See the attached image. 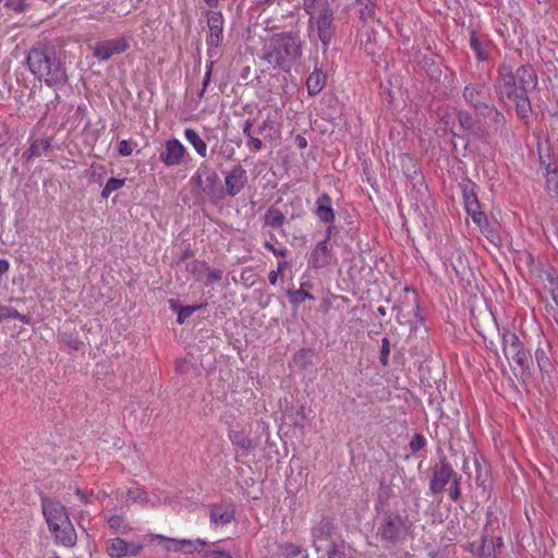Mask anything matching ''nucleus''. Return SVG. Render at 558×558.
<instances>
[{"label": "nucleus", "mask_w": 558, "mask_h": 558, "mask_svg": "<svg viewBox=\"0 0 558 558\" xmlns=\"http://www.w3.org/2000/svg\"><path fill=\"white\" fill-rule=\"evenodd\" d=\"M460 477L458 475L451 481L450 498L456 501L460 496Z\"/></svg>", "instance_id": "45"}, {"label": "nucleus", "mask_w": 558, "mask_h": 558, "mask_svg": "<svg viewBox=\"0 0 558 558\" xmlns=\"http://www.w3.org/2000/svg\"><path fill=\"white\" fill-rule=\"evenodd\" d=\"M388 354H389V341L387 338H384L383 345H381V361L384 364L387 363Z\"/></svg>", "instance_id": "49"}, {"label": "nucleus", "mask_w": 558, "mask_h": 558, "mask_svg": "<svg viewBox=\"0 0 558 558\" xmlns=\"http://www.w3.org/2000/svg\"><path fill=\"white\" fill-rule=\"evenodd\" d=\"M289 298H290V302L294 306L300 305L301 303H303L306 300H314V296L311 293H308L307 291H305L303 289V286L301 287V289L290 292Z\"/></svg>", "instance_id": "35"}, {"label": "nucleus", "mask_w": 558, "mask_h": 558, "mask_svg": "<svg viewBox=\"0 0 558 558\" xmlns=\"http://www.w3.org/2000/svg\"><path fill=\"white\" fill-rule=\"evenodd\" d=\"M265 126H266V122H264L263 125L259 126V131L264 130Z\"/></svg>", "instance_id": "59"}, {"label": "nucleus", "mask_w": 558, "mask_h": 558, "mask_svg": "<svg viewBox=\"0 0 558 558\" xmlns=\"http://www.w3.org/2000/svg\"><path fill=\"white\" fill-rule=\"evenodd\" d=\"M206 544H207L206 541L203 538H195V539L181 538L180 553H183V554L201 553L205 549Z\"/></svg>", "instance_id": "26"}, {"label": "nucleus", "mask_w": 558, "mask_h": 558, "mask_svg": "<svg viewBox=\"0 0 558 558\" xmlns=\"http://www.w3.org/2000/svg\"><path fill=\"white\" fill-rule=\"evenodd\" d=\"M303 8L310 17V29L316 31L324 47H328L335 35L333 12L328 0H303Z\"/></svg>", "instance_id": "5"}, {"label": "nucleus", "mask_w": 558, "mask_h": 558, "mask_svg": "<svg viewBox=\"0 0 558 558\" xmlns=\"http://www.w3.org/2000/svg\"><path fill=\"white\" fill-rule=\"evenodd\" d=\"M251 126H252V122L251 121H246L245 122V125L243 128V134L248 138L252 136V133H251Z\"/></svg>", "instance_id": "55"}, {"label": "nucleus", "mask_w": 558, "mask_h": 558, "mask_svg": "<svg viewBox=\"0 0 558 558\" xmlns=\"http://www.w3.org/2000/svg\"><path fill=\"white\" fill-rule=\"evenodd\" d=\"M332 256L329 246V233L313 250L310 264L313 268H323L331 263Z\"/></svg>", "instance_id": "17"}, {"label": "nucleus", "mask_w": 558, "mask_h": 558, "mask_svg": "<svg viewBox=\"0 0 558 558\" xmlns=\"http://www.w3.org/2000/svg\"><path fill=\"white\" fill-rule=\"evenodd\" d=\"M143 544L126 542L123 538L114 537L106 542V550L111 558H123L137 556L143 549Z\"/></svg>", "instance_id": "12"}, {"label": "nucleus", "mask_w": 558, "mask_h": 558, "mask_svg": "<svg viewBox=\"0 0 558 558\" xmlns=\"http://www.w3.org/2000/svg\"><path fill=\"white\" fill-rule=\"evenodd\" d=\"M204 1L209 8H217L219 5V0H204Z\"/></svg>", "instance_id": "56"}, {"label": "nucleus", "mask_w": 558, "mask_h": 558, "mask_svg": "<svg viewBox=\"0 0 558 558\" xmlns=\"http://www.w3.org/2000/svg\"><path fill=\"white\" fill-rule=\"evenodd\" d=\"M288 263L287 262H280L278 264V267L276 270H271L269 272V276H268V279H269V282L270 284L275 286L278 281V278H279V275L281 274V271L287 267Z\"/></svg>", "instance_id": "43"}, {"label": "nucleus", "mask_w": 558, "mask_h": 558, "mask_svg": "<svg viewBox=\"0 0 558 558\" xmlns=\"http://www.w3.org/2000/svg\"><path fill=\"white\" fill-rule=\"evenodd\" d=\"M187 156L186 148L178 138L165 142L159 159L166 167H177L184 162Z\"/></svg>", "instance_id": "10"}, {"label": "nucleus", "mask_w": 558, "mask_h": 558, "mask_svg": "<svg viewBox=\"0 0 558 558\" xmlns=\"http://www.w3.org/2000/svg\"><path fill=\"white\" fill-rule=\"evenodd\" d=\"M167 498H161L160 496L154 495V497H149L148 494L141 487H131L126 490V500L125 504H141L143 506H151L155 507L161 502H166Z\"/></svg>", "instance_id": "18"}, {"label": "nucleus", "mask_w": 558, "mask_h": 558, "mask_svg": "<svg viewBox=\"0 0 558 558\" xmlns=\"http://www.w3.org/2000/svg\"><path fill=\"white\" fill-rule=\"evenodd\" d=\"M229 437L234 446L244 451H248L253 448L252 440L241 432H232L230 433Z\"/></svg>", "instance_id": "31"}, {"label": "nucleus", "mask_w": 558, "mask_h": 558, "mask_svg": "<svg viewBox=\"0 0 558 558\" xmlns=\"http://www.w3.org/2000/svg\"><path fill=\"white\" fill-rule=\"evenodd\" d=\"M284 220L286 217L279 208L270 207L265 214V223L272 229L282 227Z\"/></svg>", "instance_id": "27"}, {"label": "nucleus", "mask_w": 558, "mask_h": 558, "mask_svg": "<svg viewBox=\"0 0 558 558\" xmlns=\"http://www.w3.org/2000/svg\"><path fill=\"white\" fill-rule=\"evenodd\" d=\"M551 295L555 301V303L558 305V279L551 280Z\"/></svg>", "instance_id": "52"}, {"label": "nucleus", "mask_w": 558, "mask_h": 558, "mask_svg": "<svg viewBox=\"0 0 558 558\" xmlns=\"http://www.w3.org/2000/svg\"><path fill=\"white\" fill-rule=\"evenodd\" d=\"M495 114H496V117H498V118H502V116H501L499 112H497V111L495 112Z\"/></svg>", "instance_id": "61"}, {"label": "nucleus", "mask_w": 558, "mask_h": 558, "mask_svg": "<svg viewBox=\"0 0 558 558\" xmlns=\"http://www.w3.org/2000/svg\"><path fill=\"white\" fill-rule=\"evenodd\" d=\"M537 84L535 71L530 65H520L515 70L504 61L497 69L495 93L506 107H514L519 119L524 120L531 113L530 89Z\"/></svg>", "instance_id": "1"}, {"label": "nucleus", "mask_w": 558, "mask_h": 558, "mask_svg": "<svg viewBox=\"0 0 558 558\" xmlns=\"http://www.w3.org/2000/svg\"><path fill=\"white\" fill-rule=\"evenodd\" d=\"M426 444V440L425 438L420 435V434H416L413 439L411 440L410 442V447L413 451H417L420 450L421 448H423Z\"/></svg>", "instance_id": "46"}, {"label": "nucleus", "mask_w": 558, "mask_h": 558, "mask_svg": "<svg viewBox=\"0 0 558 558\" xmlns=\"http://www.w3.org/2000/svg\"><path fill=\"white\" fill-rule=\"evenodd\" d=\"M234 507L230 504H217L209 508L210 525L214 529L223 527L234 520Z\"/></svg>", "instance_id": "16"}, {"label": "nucleus", "mask_w": 558, "mask_h": 558, "mask_svg": "<svg viewBox=\"0 0 558 558\" xmlns=\"http://www.w3.org/2000/svg\"><path fill=\"white\" fill-rule=\"evenodd\" d=\"M470 46H471V49L473 50V52L475 53L476 58L480 61L487 60V58H488L487 45L485 41L480 39V37L476 35L475 32L471 33Z\"/></svg>", "instance_id": "25"}, {"label": "nucleus", "mask_w": 558, "mask_h": 558, "mask_svg": "<svg viewBox=\"0 0 558 558\" xmlns=\"http://www.w3.org/2000/svg\"><path fill=\"white\" fill-rule=\"evenodd\" d=\"M464 100L481 113L489 110V88L484 83H471L464 87Z\"/></svg>", "instance_id": "7"}, {"label": "nucleus", "mask_w": 558, "mask_h": 558, "mask_svg": "<svg viewBox=\"0 0 558 558\" xmlns=\"http://www.w3.org/2000/svg\"><path fill=\"white\" fill-rule=\"evenodd\" d=\"M3 316H4V319H15V320H19L24 324L28 323V318L13 307L4 308Z\"/></svg>", "instance_id": "39"}, {"label": "nucleus", "mask_w": 558, "mask_h": 558, "mask_svg": "<svg viewBox=\"0 0 558 558\" xmlns=\"http://www.w3.org/2000/svg\"><path fill=\"white\" fill-rule=\"evenodd\" d=\"M247 183V172L246 170L238 165L234 166L225 178L226 192L229 196H236Z\"/></svg>", "instance_id": "15"}, {"label": "nucleus", "mask_w": 558, "mask_h": 558, "mask_svg": "<svg viewBox=\"0 0 558 558\" xmlns=\"http://www.w3.org/2000/svg\"><path fill=\"white\" fill-rule=\"evenodd\" d=\"M298 142H299V146H300L301 148H304V147H306V145H307L306 140H305L304 137H302V136H299V137H298Z\"/></svg>", "instance_id": "57"}, {"label": "nucleus", "mask_w": 558, "mask_h": 558, "mask_svg": "<svg viewBox=\"0 0 558 558\" xmlns=\"http://www.w3.org/2000/svg\"><path fill=\"white\" fill-rule=\"evenodd\" d=\"M195 184L197 187L204 193L206 196L214 198L219 193V177L216 172L209 169H198L193 177Z\"/></svg>", "instance_id": "14"}, {"label": "nucleus", "mask_w": 558, "mask_h": 558, "mask_svg": "<svg viewBox=\"0 0 558 558\" xmlns=\"http://www.w3.org/2000/svg\"><path fill=\"white\" fill-rule=\"evenodd\" d=\"M184 138L193 146L195 151L203 158L207 156V144L201 138L199 134L192 128L184 130Z\"/></svg>", "instance_id": "22"}, {"label": "nucleus", "mask_w": 558, "mask_h": 558, "mask_svg": "<svg viewBox=\"0 0 558 558\" xmlns=\"http://www.w3.org/2000/svg\"><path fill=\"white\" fill-rule=\"evenodd\" d=\"M409 530L407 515L399 513H389L385 517L384 523L379 529L381 538L390 543L397 542Z\"/></svg>", "instance_id": "6"}, {"label": "nucleus", "mask_w": 558, "mask_h": 558, "mask_svg": "<svg viewBox=\"0 0 558 558\" xmlns=\"http://www.w3.org/2000/svg\"><path fill=\"white\" fill-rule=\"evenodd\" d=\"M330 530L331 524L328 521H322L313 529V539L317 550H319L317 542L327 539V537L330 536Z\"/></svg>", "instance_id": "30"}, {"label": "nucleus", "mask_w": 558, "mask_h": 558, "mask_svg": "<svg viewBox=\"0 0 558 558\" xmlns=\"http://www.w3.org/2000/svg\"><path fill=\"white\" fill-rule=\"evenodd\" d=\"M154 537L162 544L166 551L180 553L181 538H169L161 534H156Z\"/></svg>", "instance_id": "33"}, {"label": "nucleus", "mask_w": 558, "mask_h": 558, "mask_svg": "<svg viewBox=\"0 0 558 558\" xmlns=\"http://www.w3.org/2000/svg\"><path fill=\"white\" fill-rule=\"evenodd\" d=\"M456 475L457 473L449 463L441 462L439 465H436L429 483L430 493L433 495L441 494L446 485L451 483Z\"/></svg>", "instance_id": "13"}, {"label": "nucleus", "mask_w": 558, "mask_h": 558, "mask_svg": "<svg viewBox=\"0 0 558 558\" xmlns=\"http://www.w3.org/2000/svg\"><path fill=\"white\" fill-rule=\"evenodd\" d=\"M499 335L502 340V350L505 355L509 352H513L515 348H519L522 342L519 337L508 328L499 329Z\"/></svg>", "instance_id": "23"}, {"label": "nucleus", "mask_w": 558, "mask_h": 558, "mask_svg": "<svg viewBox=\"0 0 558 558\" xmlns=\"http://www.w3.org/2000/svg\"><path fill=\"white\" fill-rule=\"evenodd\" d=\"M301 56L300 38L291 33H280L271 36L266 46L264 60L275 69L289 72Z\"/></svg>", "instance_id": "3"}, {"label": "nucleus", "mask_w": 558, "mask_h": 558, "mask_svg": "<svg viewBox=\"0 0 558 558\" xmlns=\"http://www.w3.org/2000/svg\"><path fill=\"white\" fill-rule=\"evenodd\" d=\"M535 359L537 362V365L541 371H547L548 366L550 365L548 357L546 356V353L543 349H537L535 351Z\"/></svg>", "instance_id": "41"}, {"label": "nucleus", "mask_w": 558, "mask_h": 558, "mask_svg": "<svg viewBox=\"0 0 558 558\" xmlns=\"http://www.w3.org/2000/svg\"><path fill=\"white\" fill-rule=\"evenodd\" d=\"M457 118L462 129L471 130L474 126V120L469 112L459 111Z\"/></svg>", "instance_id": "38"}, {"label": "nucleus", "mask_w": 558, "mask_h": 558, "mask_svg": "<svg viewBox=\"0 0 558 558\" xmlns=\"http://www.w3.org/2000/svg\"><path fill=\"white\" fill-rule=\"evenodd\" d=\"M75 495L77 496V498L83 502V504H88L90 502V497H92V494L89 493H86L82 489H76L75 490Z\"/></svg>", "instance_id": "50"}, {"label": "nucleus", "mask_w": 558, "mask_h": 558, "mask_svg": "<svg viewBox=\"0 0 558 558\" xmlns=\"http://www.w3.org/2000/svg\"><path fill=\"white\" fill-rule=\"evenodd\" d=\"M41 508L56 543L73 547L76 544L77 535L65 507L56 499L43 498Z\"/></svg>", "instance_id": "4"}, {"label": "nucleus", "mask_w": 558, "mask_h": 558, "mask_svg": "<svg viewBox=\"0 0 558 558\" xmlns=\"http://www.w3.org/2000/svg\"><path fill=\"white\" fill-rule=\"evenodd\" d=\"M529 353L524 350L523 344L519 348H515L513 352H509L506 354V357L509 361L515 363L519 367H524L527 362Z\"/></svg>", "instance_id": "32"}, {"label": "nucleus", "mask_w": 558, "mask_h": 558, "mask_svg": "<svg viewBox=\"0 0 558 558\" xmlns=\"http://www.w3.org/2000/svg\"><path fill=\"white\" fill-rule=\"evenodd\" d=\"M27 65L31 73L36 78L44 80L47 86L59 87L66 83L65 69L52 48H33L27 56Z\"/></svg>", "instance_id": "2"}, {"label": "nucleus", "mask_w": 558, "mask_h": 558, "mask_svg": "<svg viewBox=\"0 0 558 558\" xmlns=\"http://www.w3.org/2000/svg\"><path fill=\"white\" fill-rule=\"evenodd\" d=\"M316 215L323 222H332L335 220L331 198L327 194L320 195L316 201Z\"/></svg>", "instance_id": "19"}, {"label": "nucleus", "mask_w": 558, "mask_h": 558, "mask_svg": "<svg viewBox=\"0 0 558 558\" xmlns=\"http://www.w3.org/2000/svg\"><path fill=\"white\" fill-rule=\"evenodd\" d=\"M171 310L178 312L177 322L182 325L193 313L202 308V305H187L179 307L175 301H170Z\"/></svg>", "instance_id": "28"}, {"label": "nucleus", "mask_w": 558, "mask_h": 558, "mask_svg": "<svg viewBox=\"0 0 558 558\" xmlns=\"http://www.w3.org/2000/svg\"><path fill=\"white\" fill-rule=\"evenodd\" d=\"M264 247L266 250H268L269 252H271L276 256H286V254H287L286 247L282 246V247L278 248V247L274 246L269 241H266L264 243Z\"/></svg>", "instance_id": "48"}, {"label": "nucleus", "mask_w": 558, "mask_h": 558, "mask_svg": "<svg viewBox=\"0 0 558 558\" xmlns=\"http://www.w3.org/2000/svg\"><path fill=\"white\" fill-rule=\"evenodd\" d=\"M210 75H211V66H209L207 69V72L205 73V76H204V81H203V89L201 92V96H203V94L205 93V89L210 81Z\"/></svg>", "instance_id": "51"}, {"label": "nucleus", "mask_w": 558, "mask_h": 558, "mask_svg": "<svg viewBox=\"0 0 558 558\" xmlns=\"http://www.w3.org/2000/svg\"><path fill=\"white\" fill-rule=\"evenodd\" d=\"M203 558H235L231 553L219 549V548H210L208 549Z\"/></svg>", "instance_id": "40"}, {"label": "nucleus", "mask_w": 558, "mask_h": 558, "mask_svg": "<svg viewBox=\"0 0 558 558\" xmlns=\"http://www.w3.org/2000/svg\"><path fill=\"white\" fill-rule=\"evenodd\" d=\"M464 204L466 213H474V210L480 209V203L475 194L471 192L464 191Z\"/></svg>", "instance_id": "37"}, {"label": "nucleus", "mask_w": 558, "mask_h": 558, "mask_svg": "<svg viewBox=\"0 0 558 558\" xmlns=\"http://www.w3.org/2000/svg\"><path fill=\"white\" fill-rule=\"evenodd\" d=\"M124 179L110 178L101 191V196L108 198L111 193L118 191L124 185Z\"/></svg>", "instance_id": "34"}, {"label": "nucleus", "mask_w": 558, "mask_h": 558, "mask_svg": "<svg viewBox=\"0 0 558 558\" xmlns=\"http://www.w3.org/2000/svg\"><path fill=\"white\" fill-rule=\"evenodd\" d=\"M539 159L541 163L545 166L546 168V182H547V189L548 191L553 192L554 194L558 195V165L547 162L544 158V155L539 150Z\"/></svg>", "instance_id": "20"}, {"label": "nucleus", "mask_w": 558, "mask_h": 558, "mask_svg": "<svg viewBox=\"0 0 558 558\" xmlns=\"http://www.w3.org/2000/svg\"><path fill=\"white\" fill-rule=\"evenodd\" d=\"M130 47L125 37H116L98 41L94 47V56L100 61H107L116 54L123 53Z\"/></svg>", "instance_id": "9"}, {"label": "nucleus", "mask_w": 558, "mask_h": 558, "mask_svg": "<svg viewBox=\"0 0 558 558\" xmlns=\"http://www.w3.org/2000/svg\"><path fill=\"white\" fill-rule=\"evenodd\" d=\"M207 26L209 28V34L207 36L206 43L211 48H218L223 40V25L225 19L220 11L209 10L206 12Z\"/></svg>", "instance_id": "11"}, {"label": "nucleus", "mask_w": 558, "mask_h": 558, "mask_svg": "<svg viewBox=\"0 0 558 558\" xmlns=\"http://www.w3.org/2000/svg\"><path fill=\"white\" fill-rule=\"evenodd\" d=\"M471 216L474 223H476L481 229L487 225L486 216L480 209L474 210V213H468Z\"/></svg>", "instance_id": "42"}, {"label": "nucleus", "mask_w": 558, "mask_h": 558, "mask_svg": "<svg viewBox=\"0 0 558 558\" xmlns=\"http://www.w3.org/2000/svg\"><path fill=\"white\" fill-rule=\"evenodd\" d=\"M50 148V141L48 138L35 140L29 148L23 154V158L31 160L35 157H40Z\"/></svg>", "instance_id": "24"}, {"label": "nucleus", "mask_w": 558, "mask_h": 558, "mask_svg": "<svg viewBox=\"0 0 558 558\" xmlns=\"http://www.w3.org/2000/svg\"><path fill=\"white\" fill-rule=\"evenodd\" d=\"M2 320H4V316H3V314H1V313H0V323H1Z\"/></svg>", "instance_id": "60"}, {"label": "nucleus", "mask_w": 558, "mask_h": 558, "mask_svg": "<svg viewBox=\"0 0 558 558\" xmlns=\"http://www.w3.org/2000/svg\"><path fill=\"white\" fill-rule=\"evenodd\" d=\"M355 9L359 14L360 21L363 23L362 28L359 34L361 36V44L365 45V49L369 53H374L372 49L368 48V43L371 40V35L368 31V26L371 23L375 22V5L372 0H356Z\"/></svg>", "instance_id": "8"}, {"label": "nucleus", "mask_w": 558, "mask_h": 558, "mask_svg": "<svg viewBox=\"0 0 558 558\" xmlns=\"http://www.w3.org/2000/svg\"><path fill=\"white\" fill-rule=\"evenodd\" d=\"M208 278L211 280V281H217L221 278V274L220 271H217V270H209L208 271Z\"/></svg>", "instance_id": "54"}, {"label": "nucleus", "mask_w": 558, "mask_h": 558, "mask_svg": "<svg viewBox=\"0 0 558 558\" xmlns=\"http://www.w3.org/2000/svg\"><path fill=\"white\" fill-rule=\"evenodd\" d=\"M326 85V75L318 69H315L306 80L307 93L311 96L318 95Z\"/></svg>", "instance_id": "21"}, {"label": "nucleus", "mask_w": 558, "mask_h": 558, "mask_svg": "<svg viewBox=\"0 0 558 558\" xmlns=\"http://www.w3.org/2000/svg\"><path fill=\"white\" fill-rule=\"evenodd\" d=\"M4 7L15 13H23L29 9L26 0H4Z\"/></svg>", "instance_id": "36"}, {"label": "nucleus", "mask_w": 558, "mask_h": 558, "mask_svg": "<svg viewBox=\"0 0 558 558\" xmlns=\"http://www.w3.org/2000/svg\"><path fill=\"white\" fill-rule=\"evenodd\" d=\"M198 266H201V265H199V264H197V263H194V264H192V265H191L190 270H191V271H194V270H195V268H196V267H198Z\"/></svg>", "instance_id": "58"}, {"label": "nucleus", "mask_w": 558, "mask_h": 558, "mask_svg": "<svg viewBox=\"0 0 558 558\" xmlns=\"http://www.w3.org/2000/svg\"><path fill=\"white\" fill-rule=\"evenodd\" d=\"M10 268V264L7 259H0V277L4 275Z\"/></svg>", "instance_id": "53"}, {"label": "nucleus", "mask_w": 558, "mask_h": 558, "mask_svg": "<svg viewBox=\"0 0 558 558\" xmlns=\"http://www.w3.org/2000/svg\"><path fill=\"white\" fill-rule=\"evenodd\" d=\"M118 151L121 156L128 157L131 156L133 153V147L126 140H122L118 144Z\"/></svg>", "instance_id": "44"}, {"label": "nucleus", "mask_w": 558, "mask_h": 558, "mask_svg": "<svg viewBox=\"0 0 558 558\" xmlns=\"http://www.w3.org/2000/svg\"><path fill=\"white\" fill-rule=\"evenodd\" d=\"M246 146L253 151H259L263 148V142L258 137L252 135L247 138Z\"/></svg>", "instance_id": "47"}, {"label": "nucleus", "mask_w": 558, "mask_h": 558, "mask_svg": "<svg viewBox=\"0 0 558 558\" xmlns=\"http://www.w3.org/2000/svg\"><path fill=\"white\" fill-rule=\"evenodd\" d=\"M109 527L120 534H128L131 531L129 523L121 515H111L107 519Z\"/></svg>", "instance_id": "29"}]
</instances>
